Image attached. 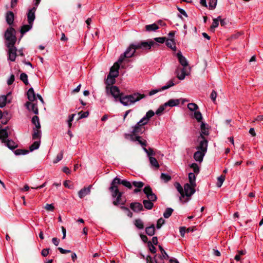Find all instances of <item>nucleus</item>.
Instances as JSON below:
<instances>
[{
	"label": "nucleus",
	"mask_w": 263,
	"mask_h": 263,
	"mask_svg": "<svg viewBox=\"0 0 263 263\" xmlns=\"http://www.w3.org/2000/svg\"><path fill=\"white\" fill-rule=\"evenodd\" d=\"M156 45H157V44L152 40L132 43L127 48L124 53L120 55L118 59V62L122 63L125 58L132 57L134 54L136 50H148L150 49L152 47Z\"/></svg>",
	"instance_id": "f257e3e1"
},
{
	"label": "nucleus",
	"mask_w": 263,
	"mask_h": 263,
	"mask_svg": "<svg viewBox=\"0 0 263 263\" xmlns=\"http://www.w3.org/2000/svg\"><path fill=\"white\" fill-rule=\"evenodd\" d=\"M208 141L207 140H200L199 142V145L196 147L197 150L194 153V158L197 161L201 162L203 161L208 149Z\"/></svg>",
	"instance_id": "f03ea898"
},
{
	"label": "nucleus",
	"mask_w": 263,
	"mask_h": 263,
	"mask_svg": "<svg viewBox=\"0 0 263 263\" xmlns=\"http://www.w3.org/2000/svg\"><path fill=\"white\" fill-rule=\"evenodd\" d=\"M145 97V95L139 93H134L132 95H126L120 98V102L124 106H128L134 104L136 102Z\"/></svg>",
	"instance_id": "7ed1b4c3"
},
{
	"label": "nucleus",
	"mask_w": 263,
	"mask_h": 263,
	"mask_svg": "<svg viewBox=\"0 0 263 263\" xmlns=\"http://www.w3.org/2000/svg\"><path fill=\"white\" fill-rule=\"evenodd\" d=\"M5 38L7 47L14 45L16 41L15 29L12 27L8 28L5 33Z\"/></svg>",
	"instance_id": "20e7f679"
},
{
	"label": "nucleus",
	"mask_w": 263,
	"mask_h": 263,
	"mask_svg": "<svg viewBox=\"0 0 263 263\" xmlns=\"http://www.w3.org/2000/svg\"><path fill=\"white\" fill-rule=\"evenodd\" d=\"M195 187H193L189 183H186L184 185L183 191L184 194V198L182 199V201H180L182 203L188 202L190 200L191 197L195 192Z\"/></svg>",
	"instance_id": "39448f33"
},
{
	"label": "nucleus",
	"mask_w": 263,
	"mask_h": 263,
	"mask_svg": "<svg viewBox=\"0 0 263 263\" xmlns=\"http://www.w3.org/2000/svg\"><path fill=\"white\" fill-rule=\"evenodd\" d=\"M143 122H141V120L133 127L131 138L138 136L139 135L142 134L145 131L144 125Z\"/></svg>",
	"instance_id": "423d86ee"
},
{
	"label": "nucleus",
	"mask_w": 263,
	"mask_h": 263,
	"mask_svg": "<svg viewBox=\"0 0 263 263\" xmlns=\"http://www.w3.org/2000/svg\"><path fill=\"white\" fill-rule=\"evenodd\" d=\"M106 92L107 95H111L116 100L120 99L122 97V93H120L119 88L116 86H106Z\"/></svg>",
	"instance_id": "0eeeda50"
},
{
	"label": "nucleus",
	"mask_w": 263,
	"mask_h": 263,
	"mask_svg": "<svg viewBox=\"0 0 263 263\" xmlns=\"http://www.w3.org/2000/svg\"><path fill=\"white\" fill-rule=\"evenodd\" d=\"M143 192L146 195L148 200H151L152 202L156 201L157 197L156 195L153 193L152 188L149 185L144 188Z\"/></svg>",
	"instance_id": "6e6552de"
},
{
	"label": "nucleus",
	"mask_w": 263,
	"mask_h": 263,
	"mask_svg": "<svg viewBox=\"0 0 263 263\" xmlns=\"http://www.w3.org/2000/svg\"><path fill=\"white\" fill-rule=\"evenodd\" d=\"M159 248L161 251V255L158 256L156 255L155 257V261L156 263H163V260L167 259L168 256L162 246H159Z\"/></svg>",
	"instance_id": "1a4fd4ad"
},
{
	"label": "nucleus",
	"mask_w": 263,
	"mask_h": 263,
	"mask_svg": "<svg viewBox=\"0 0 263 263\" xmlns=\"http://www.w3.org/2000/svg\"><path fill=\"white\" fill-rule=\"evenodd\" d=\"M117 184H118L116 181H115V179L112 181L111 185L109 188V191L111 192V196L113 198H116L117 195L121 192L119 191L118 187Z\"/></svg>",
	"instance_id": "9d476101"
},
{
	"label": "nucleus",
	"mask_w": 263,
	"mask_h": 263,
	"mask_svg": "<svg viewBox=\"0 0 263 263\" xmlns=\"http://www.w3.org/2000/svg\"><path fill=\"white\" fill-rule=\"evenodd\" d=\"M120 63L118 61L114 64L110 69V72L108 75L111 76L113 79H115L116 77L118 76L119 71L118 70L120 67Z\"/></svg>",
	"instance_id": "9b49d317"
},
{
	"label": "nucleus",
	"mask_w": 263,
	"mask_h": 263,
	"mask_svg": "<svg viewBox=\"0 0 263 263\" xmlns=\"http://www.w3.org/2000/svg\"><path fill=\"white\" fill-rule=\"evenodd\" d=\"M8 48V60L12 62L15 60L16 57V48L14 45L12 46L7 47Z\"/></svg>",
	"instance_id": "f8f14e48"
},
{
	"label": "nucleus",
	"mask_w": 263,
	"mask_h": 263,
	"mask_svg": "<svg viewBox=\"0 0 263 263\" xmlns=\"http://www.w3.org/2000/svg\"><path fill=\"white\" fill-rule=\"evenodd\" d=\"M174 85H175V84L173 82V80H171L168 82V83L167 85L162 87L161 88L153 89V90H152L151 91H150L149 92V95L153 96L161 90H164L170 88L171 87L174 86Z\"/></svg>",
	"instance_id": "ddd939ff"
},
{
	"label": "nucleus",
	"mask_w": 263,
	"mask_h": 263,
	"mask_svg": "<svg viewBox=\"0 0 263 263\" xmlns=\"http://www.w3.org/2000/svg\"><path fill=\"white\" fill-rule=\"evenodd\" d=\"M185 67H183L182 68L178 67L175 71L177 78L180 80H183L184 79L185 76L188 75V73Z\"/></svg>",
	"instance_id": "4468645a"
},
{
	"label": "nucleus",
	"mask_w": 263,
	"mask_h": 263,
	"mask_svg": "<svg viewBox=\"0 0 263 263\" xmlns=\"http://www.w3.org/2000/svg\"><path fill=\"white\" fill-rule=\"evenodd\" d=\"M200 128H201V133H200V135L198 137L199 142L200 140H206L205 139V138L204 137V136H208L209 135L208 129L206 128V124L204 123H203V122L201 123Z\"/></svg>",
	"instance_id": "2eb2a0df"
},
{
	"label": "nucleus",
	"mask_w": 263,
	"mask_h": 263,
	"mask_svg": "<svg viewBox=\"0 0 263 263\" xmlns=\"http://www.w3.org/2000/svg\"><path fill=\"white\" fill-rule=\"evenodd\" d=\"M10 129L8 127L0 130V139L3 143L6 142L7 138L10 134Z\"/></svg>",
	"instance_id": "dca6fc26"
},
{
	"label": "nucleus",
	"mask_w": 263,
	"mask_h": 263,
	"mask_svg": "<svg viewBox=\"0 0 263 263\" xmlns=\"http://www.w3.org/2000/svg\"><path fill=\"white\" fill-rule=\"evenodd\" d=\"M36 8L33 7L31 9H29L27 14V21L28 24H33V22L35 18V12L36 11Z\"/></svg>",
	"instance_id": "f3484780"
},
{
	"label": "nucleus",
	"mask_w": 263,
	"mask_h": 263,
	"mask_svg": "<svg viewBox=\"0 0 263 263\" xmlns=\"http://www.w3.org/2000/svg\"><path fill=\"white\" fill-rule=\"evenodd\" d=\"M25 106L29 111H32L35 115L38 114L39 110L36 104L27 102L25 104Z\"/></svg>",
	"instance_id": "a211bd4d"
},
{
	"label": "nucleus",
	"mask_w": 263,
	"mask_h": 263,
	"mask_svg": "<svg viewBox=\"0 0 263 263\" xmlns=\"http://www.w3.org/2000/svg\"><path fill=\"white\" fill-rule=\"evenodd\" d=\"M114 179L115 181H116L118 184H122L128 189H131L132 188V184L129 181L126 180H121L118 177H115Z\"/></svg>",
	"instance_id": "6ab92c4d"
},
{
	"label": "nucleus",
	"mask_w": 263,
	"mask_h": 263,
	"mask_svg": "<svg viewBox=\"0 0 263 263\" xmlns=\"http://www.w3.org/2000/svg\"><path fill=\"white\" fill-rule=\"evenodd\" d=\"M130 208L135 212H139L143 209L142 204L139 202L131 203Z\"/></svg>",
	"instance_id": "aec40b11"
},
{
	"label": "nucleus",
	"mask_w": 263,
	"mask_h": 263,
	"mask_svg": "<svg viewBox=\"0 0 263 263\" xmlns=\"http://www.w3.org/2000/svg\"><path fill=\"white\" fill-rule=\"evenodd\" d=\"M177 57L178 59L180 64L183 67H186L188 66V62L186 60V59L184 56L182 55L181 51H179L177 53Z\"/></svg>",
	"instance_id": "412c9836"
},
{
	"label": "nucleus",
	"mask_w": 263,
	"mask_h": 263,
	"mask_svg": "<svg viewBox=\"0 0 263 263\" xmlns=\"http://www.w3.org/2000/svg\"><path fill=\"white\" fill-rule=\"evenodd\" d=\"M91 187V186L90 185L88 187H84L83 189H81L78 193L79 197L82 199L86 195L89 194Z\"/></svg>",
	"instance_id": "4be33fe9"
},
{
	"label": "nucleus",
	"mask_w": 263,
	"mask_h": 263,
	"mask_svg": "<svg viewBox=\"0 0 263 263\" xmlns=\"http://www.w3.org/2000/svg\"><path fill=\"white\" fill-rule=\"evenodd\" d=\"M155 113L153 110H149L146 114V115L141 119V122H143L144 124H146L149 119L152 118Z\"/></svg>",
	"instance_id": "5701e85b"
},
{
	"label": "nucleus",
	"mask_w": 263,
	"mask_h": 263,
	"mask_svg": "<svg viewBox=\"0 0 263 263\" xmlns=\"http://www.w3.org/2000/svg\"><path fill=\"white\" fill-rule=\"evenodd\" d=\"M122 195L123 193L122 192L121 193H119V194L116 196V200L113 201L114 205H118L119 204L124 205L125 203L126 200L122 199Z\"/></svg>",
	"instance_id": "b1692460"
},
{
	"label": "nucleus",
	"mask_w": 263,
	"mask_h": 263,
	"mask_svg": "<svg viewBox=\"0 0 263 263\" xmlns=\"http://www.w3.org/2000/svg\"><path fill=\"white\" fill-rule=\"evenodd\" d=\"M132 184L136 187L134 190V193H138L141 191V189L144 186V183L141 181H133Z\"/></svg>",
	"instance_id": "393cba45"
},
{
	"label": "nucleus",
	"mask_w": 263,
	"mask_h": 263,
	"mask_svg": "<svg viewBox=\"0 0 263 263\" xmlns=\"http://www.w3.org/2000/svg\"><path fill=\"white\" fill-rule=\"evenodd\" d=\"M174 186H175L177 190L180 194V196L179 197V200L182 201V199L184 198L183 189L182 188L180 184L178 182H175L174 184Z\"/></svg>",
	"instance_id": "a878e982"
},
{
	"label": "nucleus",
	"mask_w": 263,
	"mask_h": 263,
	"mask_svg": "<svg viewBox=\"0 0 263 263\" xmlns=\"http://www.w3.org/2000/svg\"><path fill=\"white\" fill-rule=\"evenodd\" d=\"M41 128L34 127L33 129V133L32 134V139L33 140H40L41 138Z\"/></svg>",
	"instance_id": "bb28decb"
},
{
	"label": "nucleus",
	"mask_w": 263,
	"mask_h": 263,
	"mask_svg": "<svg viewBox=\"0 0 263 263\" xmlns=\"http://www.w3.org/2000/svg\"><path fill=\"white\" fill-rule=\"evenodd\" d=\"M14 18V15L13 12L9 11L7 13L6 16V22L9 25H11L13 23Z\"/></svg>",
	"instance_id": "cd10ccee"
},
{
	"label": "nucleus",
	"mask_w": 263,
	"mask_h": 263,
	"mask_svg": "<svg viewBox=\"0 0 263 263\" xmlns=\"http://www.w3.org/2000/svg\"><path fill=\"white\" fill-rule=\"evenodd\" d=\"M179 103V99H171L168 101L164 103V106L174 107L178 105Z\"/></svg>",
	"instance_id": "c85d7f7f"
},
{
	"label": "nucleus",
	"mask_w": 263,
	"mask_h": 263,
	"mask_svg": "<svg viewBox=\"0 0 263 263\" xmlns=\"http://www.w3.org/2000/svg\"><path fill=\"white\" fill-rule=\"evenodd\" d=\"M28 99L30 101L32 102L35 99V95L34 92L33 88H30L27 91V93Z\"/></svg>",
	"instance_id": "c756f323"
},
{
	"label": "nucleus",
	"mask_w": 263,
	"mask_h": 263,
	"mask_svg": "<svg viewBox=\"0 0 263 263\" xmlns=\"http://www.w3.org/2000/svg\"><path fill=\"white\" fill-rule=\"evenodd\" d=\"M10 149H14L17 147V144L12 140H7L6 142H4Z\"/></svg>",
	"instance_id": "7c9ffc66"
},
{
	"label": "nucleus",
	"mask_w": 263,
	"mask_h": 263,
	"mask_svg": "<svg viewBox=\"0 0 263 263\" xmlns=\"http://www.w3.org/2000/svg\"><path fill=\"white\" fill-rule=\"evenodd\" d=\"M32 25L33 24H28L27 25H24L23 26H22L20 30V32L22 35L24 33L30 30L32 28Z\"/></svg>",
	"instance_id": "2f4dec72"
},
{
	"label": "nucleus",
	"mask_w": 263,
	"mask_h": 263,
	"mask_svg": "<svg viewBox=\"0 0 263 263\" xmlns=\"http://www.w3.org/2000/svg\"><path fill=\"white\" fill-rule=\"evenodd\" d=\"M165 41L166 45L168 47L171 48L173 50H176V47L174 39H167L165 40Z\"/></svg>",
	"instance_id": "473e14b6"
},
{
	"label": "nucleus",
	"mask_w": 263,
	"mask_h": 263,
	"mask_svg": "<svg viewBox=\"0 0 263 263\" xmlns=\"http://www.w3.org/2000/svg\"><path fill=\"white\" fill-rule=\"evenodd\" d=\"M189 179L190 181V184H191L193 187L196 186V176L194 173H190L189 174Z\"/></svg>",
	"instance_id": "72a5a7b5"
},
{
	"label": "nucleus",
	"mask_w": 263,
	"mask_h": 263,
	"mask_svg": "<svg viewBox=\"0 0 263 263\" xmlns=\"http://www.w3.org/2000/svg\"><path fill=\"white\" fill-rule=\"evenodd\" d=\"M159 29L158 26L155 24L154 23L153 24L151 25H147L145 26V30L146 31L151 32V31H155L156 30Z\"/></svg>",
	"instance_id": "f704fd0d"
},
{
	"label": "nucleus",
	"mask_w": 263,
	"mask_h": 263,
	"mask_svg": "<svg viewBox=\"0 0 263 263\" xmlns=\"http://www.w3.org/2000/svg\"><path fill=\"white\" fill-rule=\"evenodd\" d=\"M41 143L40 140L34 141L30 146L29 150L30 152H32L34 150L37 149L39 148Z\"/></svg>",
	"instance_id": "c9c22d12"
},
{
	"label": "nucleus",
	"mask_w": 263,
	"mask_h": 263,
	"mask_svg": "<svg viewBox=\"0 0 263 263\" xmlns=\"http://www.w3.org/2000/svg\"><path fill=\"white\" fill-rule=\"evenodd\" d=\"M133 141H137L138 143L143 146H145L146 145V141L145 140H142L141 137L138 136L135 137L131 138Z\"/></svg>",
	"instance_id": "e433bc0d"
},
{
	"label": "nucleus",
	"mask_w": 263,
	"mask_h": 263,
	"mask_svg": "<svg viewBox=\"0 0 263 263\" xmlns=\"http://www.w3.org/2000/svg\"><path fill=\"white\" fill-rule=\"evenodd\" d=\"M143 204L145 209L147 210H151L154 206V203L152 201L148 200H144L143 201Z\"/></svg>",
	"instance_id": "4c0bfd02"
},
{
	"label": "nucleus",
	"mask_w": 263,
	"mask_h": 263,
	"mask_svg": "<svg viewBox=\"0 0 263 263\" xmlns=\"http://www.w3.org/2000/svg\"><path fill=\"white\" fill-rule=\"evenodd\" d=\"M146 233L149 236H153L155 234V229L154 224L145 229Z\"/></svg>",
	"instance_id": "58836bf2"
},
{
	"label": "nucleus",
	"mask_w": 263,
	"mask_h": 263,
	"mask_svg": "<svg viewBox=\"0 0 263 263\" xmlns=\"http://www.w3.org/2000/svg\"><path fill=\"white\" fill-rule=\"evenodd\" d=\"M220 18V16H218L217 18L213 19V22L210 27V30L211 31H214L215 29L218 27V26L219 25V21Z\"/></svg>",
	"instance_id": "ea45409f"
},
{
	"label": "nucleus",
	"mask_w": 263,
	"mask_h": 263,
	"mask_svg": "<svg viewBox=\"0 0 263 263\" xmlns=\"http://www.w3.org/2000/svg\"><path fill=\"white\" fill-rule=\"evenodd\" d=\"M32 123L35 125V127L41 128L39 118L37 116H33L31 120Z\"/></svg>",
	"instance_id": "a19ab883"
},
{
	"label": "nucleus",
	"mask_w": 263,
	"mask_h": 263,
	"mask_svg": "<svg viewBox=\"0 0 263 263\" xmlns=\"http://www.w3.org/2000/svg\"><path fill=\"white\" fill-rule=\"evenodd\" d=\"M115 82V79H113V78L109 76V75L107 76V79L105 81L106 86L110 87L112 86V85L114 84Z\"/></svg>",
	"instance_id": "79ce46f5"
},
{
	"label": "nucleus",
	"mask_w": 263,
	"mask_h": 263,
	"mask_svg": "<svg viewBox=\"0 0 263 263\" xmlns=\"http://www.w3.org/2000/svg\"><path fill=\"white\" fill-rule=\"evenodd\" d=\"M149 159L152 166L155 167L156 168H158L159 167L158 162L155 158L149 157Z\"/></svg>",
	"instance_id": "37998d69"
},
{
	"label": "nucleus",
	"mask_w": 263,
	"mask_h": 263,
	"mask_svg": "<svg viewBox=\"0 0 263 263\" xmlns=\"http://www.w3.org/2000/svg\"><path fill=\"white\" fill-rule=\"evenodd\" d=\"M7 95H3L0 96V107H4L6 104Z\"/></svg>",
	"instance_id": "c03bdc74"
},
{
	"label": "nucleus",
	"mask_w": 263,
	"mask_h": 263,
	"mask_svg": "<svg viewBox=\"0 0 263 263\" xmlns=\"http://www.w3.org/2000/svg\"><path fill=\"white\" fill-rule=\"evenodd\" d=\"M225 180V176L221 175L217 178V182L216 183V185L218 187H220L222 185L224 181Z\"/></svg>",
	"instance_id": "a18cd8bd"
},
{
	"label": "nucleus",
	"mask_w": 263,
	"mask_h": 263,
	"mask_svg": "<svg viewBox=\"0 0 263 263\" xmlns=\"http://www.w3.org/2000/svg\"><path fill=\"white\" fill-rule=\"evenodd\" d=\"M173 212V209L171 208H167L163 213V216L165 218H169Z\"/></svg>",
	"instance_id": "49530a36"
},
{
	"label": "nucleus",
	"mask_w": 263,
	"mask_h": 263,
	"mask_svg": "<svg viewBox=\"0 0 263 263\" xmlns=\"http://www.w3.org/2000/svg\"><path fill=\"white\" fill-rule=\"evenodd\" d=\"M135 225L139 229H143L144 228L143 222L140 219H138L135 220Z\"/></svg>",
	"instance_id": "de8ad7c7"
},
{
	"label": "nucleus",
	"mask_w": 263,
	"mask_h": 263,
	"mask_svg": "<svg viewBox=\"0 0 263 263\" xmlns=\"http://www.w3.org/2000/svg\"><path fill=\"white\" fill-rule=\"evenodd\" d=\"M187 108L191 111H195L198 108V105L194 103H190L187 104Z\"/></svg>",
	"instance_id": "09e8293b"
},
{
	"label": "nucleus",
	"mask_w": 263,
	"mask_h": 263,
	"mask_svg": "<svg viewBox=\"0 0 263 263\" xmlns=\"http://www.w3.org/2000/svg\"><path fill=\"white\" fill-rule=\"evenodd\" d=\"M20 80L22 81L25 85L28 84V76L25 73H22L20 75Z\"/></svg>",
	"instance_id": "8fccbe9b"
},
{
	"label": "nucleus",
	"mask_w": 263,
	"mask_h": 263,
	"mask_svg": "<svg viewBox=\"0 0 263 263\" xmlns=\"http://www.w3.org/2000/svg\"><path fill=\"white\" fill-rule=\"evenodd\" d=\"M217 0H209V9L211 10L214 9L217 5Z\"/></svg>",
	"instance_id": "3c124183"
},
{
	"label": "nucleus",
	"mask_w": 263,
	"mask_h": 263,
	"mask_svg": "<svg viewBox=\"0 0 263 263\" xmlns=\"http://www.w3.org/2000/svg\"><path fill=\"white\" fill-rule=\"evenodd\" d=\"M194 117L198 122H201L202 116L200 111H196L194 112Z\"/></svg>",
	"instance_id": "603ef678"
},
{
	"label": "nucleus",
	"mask_w": 263,
	"mask_h": 263,
	"mask_svg": "<svg viewBox=\"0 0 263 263\" xmlns=\"http://www.w3.org/2000/svg\"><path fill=\"white\" fill-rule=\"evenodd\" d=\"M28 151L25 150V149H18L14 151V154L16 155H26L28 154Z\"/></svg>",
	"instance_id": "864d4df0"
},
{
	"label": "nucleus",
	"mask_w": 263,
	"mask_h": 263,
	"mask_svg": "<svg viewBox=\"0 0 263 263\" xmlns=\"http://www.w3.org/2000/svg\"><path fill=\"white\" fill-rule=\"evenodd\" d=\"M161 178L163 180H164L165 182H168L171 179V177L170 175L165 174L162 173L161 175Z\"/></svg>",
	"instance_id": "5fc2aeb1"
},
{
	"label": "nucleus",
	"mask_w": 263,
	"mask_h": 263,
	"mask_svg": "<svg viewBox=\"0 0 263 263\" xmlns=\"http://www.w3.org/2000/svg\"><path fill=\"white\" fill-rule=\"evenodd\" d=\"M63 151H62L57 155L55 159L53 161V163H57L58 162L61 161L63 158Z\"/></svg>",
	"instance_id": "6e6d98bb"
},
{
	"label": "nucleus",
	"mask_w": 263,
	"mask_h": 263,
	"mask_svg": "<svg viewBox=\"0 0 263 263\" xmlns=\"http://www.w3.org/2000/svg\"><path fill=\"white\" fill-rule=\"evenodd\" d=\"M144 151L147 154L148 156L151 157V156L154 155L155 153L154 152V151L152 148H149L148 149H146L145 147H143V148Z\"/></svg>",
	"instance_id": "4d7b16f0"
},
{
	"label": "nucleus",
	"mask_w": 263,
	"mask_h": 263,
	"mask_svg": "<svg viewBox=\"0 0 263 263\" xmlns=\"http://www.w3.org/2000/svg\"><path fill=\"white\" fill-rule=\"evenodd\" d=\"M147 245L149 248V250L153 253H155L156 252V249L155 247L152 245L151 241H148L147 242Z\"/></svg>",
	"instance_id": "13d9d810"
},
{
	"label": "nucleus",
	"mask_w": 263,
	"mask_h": 263,
	"mask_svg": "<svg viewBox=\"0 0 263 263\" xmlns=\"http://www.w3.org/2000/svg\"><path fill=\"white\" fill-rule=\"evenodd\" d=\"M191 167L194 170L195 173L198 174L199 172V167L197 164L193 163L191 165Z\"/></svg>",
	"instance_id": "bf43d9fd"
},
{
	"label": "nucleus",
	"mask_w": 263,
	"mask_h": 263,
	"mask_svg": "<svg viewBox=\"0 0 263 263\" xmlns=\"http://www.w3.org/2000/svg\"><path fill=\"white\" fill-rule=\"evenodd\" d=\"M75 115H76L75 114H71L69 116L68 119L67 120V123H68V127L69 128H70L72 125L71 122L73 121V118H74V117L75 116Z\"/></svg>",
	"instance_id": "052dcab7"
},
{
	"label": "nucleus",
	"mask_w": 263,
	"mask_h": 263,
	"mask_svg": "<svg viewBox=\"0 0 263 263\" xmlns=\"http://www.w3.org/2000/svg\"><path fill=\"white\" fill-rule=\"evenodd\" d=\"M121 209L127 213V215L128 216H129L130 217H132L133 213L130 212V211L129 210V209L128 208L124 206H121Z\"/></svg>",
	"instance_id": "680f3d73"
},
{
	"label": "nucleus",
	"mask_w": 263,
	"mask_h": 263,
	"mask_svg": "<svg viewBox=\"0 0 263 263\" xmlns=\"http://www.w3.org/2000/svg\"><path fill=\"white\" fill-rule=\"evenodd\" d=\"M164 222L165 220L162 218H160V219H159L157 221V228L158 229H160L161 227V226L164 223Z\"/></svg>",
	"instance_id": "e2e57ef3"
},
{
	"label": "nucleus",
	"mask_w": 263,
	"mask_h": 263,
	"mask_svg": "<svg viewBox=\"0 0 263 263\" xmlns=\"http://www.w3.org/2000/svg\"><path fill=\"white\" fill-rule=\"evenodd\" d=\"M166 106H164V104L163 105L160 106L156 111V114L158 115H160L165 109Z\"/></svg>",
	"instance_id": "0e129e2a"
},
{
	"label": "nucleus",
	"mask_w": 263,
	"mask_h": 263,
	"mask_svg": "<svg viewBox=\"0 0 263 263\" xmlns=\"http://www.w3.org/2000/svg\"><path fill=\"white\" fill-rule=\"evenodd\" d=\"M14 80H15L14 75L12 74L7 80V84L8 85H11L14 82Z\"/></svg>",
	"instance_id": "69168bd1"
},
{
	"label": "nucleus",
	"mask_w": 263,
	"mask_h": 263,
	"mask_svg": "<svg viewBox=\"0 0 263 263\" xmlns=\"http://www.w3.org/2000/svg\"><path fill=\"white\" fill-rule=\"evenodd\" d=\"M154 40L158 43H163L165 41L166 38L165 37H156L154 39Z\"/></svg>",
	"instance_id": "338daca9"
},
{
	"label": "nucleus",
	"mask_w": 263,
	"mask_h": 263,
	"mask_svg": "<svg viewBox=\"0 0 263 263\" xmlns=\"http://www.w3.org/2000/svg\"><path fill=\"white\" fill-rule=\"evenodd\" d=\"M45 209L47 211H53L54 210V207L52 204H46Z\"/></svg>",
	"instance_id": "774afa93"
}]
</instances>
